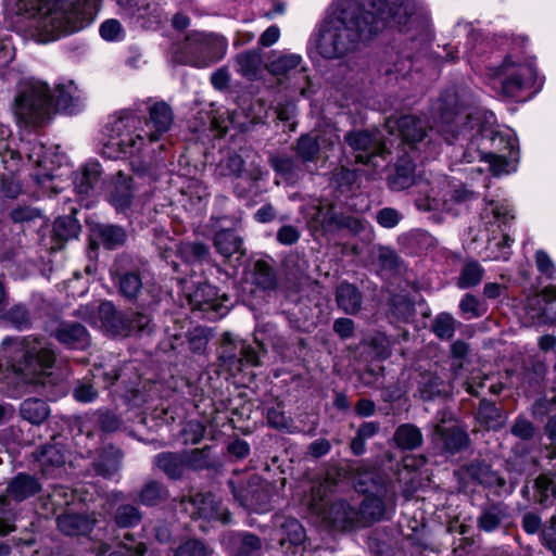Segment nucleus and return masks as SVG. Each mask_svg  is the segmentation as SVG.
<instances>
[{
  "instance_id": "obj_1",
  "label": "nucleus",
  "mask_w": 556,
  "mask_h": 556,
  "mask_svg": "<svg viewBox=\"0 0 556 556\" xmlns=\"http://www.w3.org/2000/svg\"><path fill=\"white\" fill-rule=\"evenodd\" d=\"M388 5L387 0H336L313 33L311 47L324 59L343 58L382 30L389 16L403 27L412 45L424 47L430 41L429 22L413 0H394Z\"/></svg>"
},
{
  "instance_id": "obj_47",
  "label": "nucleus",
  "mask_w": 556,
  "mask_h": 556,
  "mask_svg": "<svg viewBox=\"0 0 556 556\" xmlns=\"http://www.w3.org/2000/svg\"><path fill=\"white\" fill-rule=\"evenodd\" d=\"M99 239L108 249H113L124 243L126 239L125 231L117 226H101L98 230Z\"/></svg>"
},
{
  "instance_id": "obj_24",
  "label": "nucleus",
  "mask_w": 556,
  "mask_h": 556,
  "mask_svg": "<svg viewBox=\"0 0 556 556\" xmlns=\"http://www.w3.org/2000/svg\"><path fill=\"white\" fill-rule=\"evenodd\" d=\"M135 185L134 177H128L121 170L115 175L109 201L118 212H124L130 207L136 188Z\"/></svg>"
},
{
  "instance_id": "obj_9",
  "label": "nucleus",
  "mask_w": 556,
  "mask_h": 556,
  "mask_svg": "<svg viewBox=\"0 0 556 556\" xmlns=\"http://www.w3.org/2000/svg\"><path fill=\"white\" fill-rule=\"evenodd\" d=\"M475 199L472 191L463 185H452L446 178L432 177L429 191L424 197H417L415 205L421 212H446L457 215L463 207Z\"/></svg>"
},
{
  "instance_id": "obj_57",
  "label": "nucleus",
  "mask_w": 556,
  "mask_h": 556,
  "mask_svg": "<svg viewBox=\"0 0 556 556\" xmlns=\"http://www.w3.org/2000/svg\"><path fill=\"white\" fill-rule=\"evenodd\" d=\"M545 306L543 307L544 317L551 321H556V286L546 287L543 291Z\"/></svg>"
},
{
  "instance_id": "obj_38",
  "label": "nucleus",
  "mask_w": 556,
  "mask_h": 556,
  "mask_svg": "<svg viewBox=\"0 0 556 556\" xmlns=\"http://www.w3.org/2000/svg\"><path fill=\"white\" fill-rule=\"evenodd\" d=\"M384 504L378 496L367 495L357 508L361 527L380 520L384 515Z\"/></svg>"
},
{
  "instance_id": "obj_19",
  "label": "nucleus",
  "mask_w": 556,
  "mask_h": 556,
  "mask_svg": "<svg viewBox=\"0 0 556 556\" xmlns=\"http://www.w3.org/2000/svg\"><path fill=\"white\" fill-rule=\"evenodd\" d=\"M388 186L393 191H402L409 187H416L418 197L428 193L432 178L424 177L415 173V164L409 155H402L394 165L393 170L388 175Z\"/></svg>"
},
{
  "instance_id": "obj_22",
  "label": "nucleus",
  "mask_w": 556,
  "mask_h": 556,
  "mask_svg": "<svg viewBox=\"0 0 556 556\" xmlns=\"http://www.w3.org/2000/svg\"><path fill=\"white\" fill-rule=\"evenodd\" d=\"M237 219L230 220V226L226 218H216L215 228H219L214 237V247L216 251L224 257H230L235 253L241 252L242 239L237 233Z\"/></svg>"
},
{
  "instance_id": "obj_27",
  "label": "nucleus",
  "mask_w": 556,
  "mask_h": 556,
  "mask_svg": "<svg viewBox=\"0 0 556 556\" xmlns=\"http://www.w3.org/2000/svg\"><path fill=\"white\" fill-rule=\"evenodd\" d=\"M452 389L453 382L446 383L434 372H424L419 376L418 393L425 401L433 400L437 396H446Z\"/></svg>"
},
{
  "instance_id": "obj_52",
  "label": "nucleus",
  "mask_w": 556,
  "mask_h": 556,
  "mask_svg": "<svg viewBox=\"0 0 556 556\" xmlns=\"http://www.w3.org/2000/svg\"><path fill=\"white\" fill-rule=\"evenodd\" d=\"M176 556H211V551L202 541L192 539L176 548Z\"/></svg>"
},
{
  "instance_id": "obj_26",
  "label": "nucleus",
  "mask_w": 556,
  "mask_h": 556,
  "mask_svg": "<svg viewBox=\"0 0 556 556\" xmlns=\"http://www.w3.org/2000/svg\"><path fill=\"white\" fill-rule=\"evenodd\" d=\"M128 13L138 20H151L161 23L165 17L163 4L160 2L150 3L147 0H117Z\"/></svg>"
},
{
  "instance_id": "obj_49",
  "label": "nucleus",
  "mask_w": 556,
  "mask_h": 556,
  "mask_svg": "<svg viewBox=\"0 0 556 556\" xmlns=\"http://www.w3.org/2000/svg\"><path fill=\"white\" fill-rule=\"evenodd\" d=\"M267 422L270 427L293 432L291 419H289L280 405L269 407L266 414Z\"/></svg>"
},
{
  "instance_id": "obj_46",
  "label": "nucleus",
  "mask_w": 556,
  "mask_h": 556,
  "mask_svg": "<svg viewBox=\"0 0 556 556\" xmlns=\"http://www.w3.org/2000/svg\"><path fill=\"white\" fill-rule=\"evenodd\" d=\"M455 324L456 320L452 315L447 313H441L435 317L432 324V331L438 338L442 340H448L454 336Z\"/></svg>"
},
{
  "instance_id": "obj_43",
  "label": "nucleus",
  "mask_w": 556,
  "mask_h": 556,
  "mask_svg": "<svg viewBox=\"0 0 556 556\" xmlns=\"http://www.w3.org/2000/svg\"><path fill=\"white\" fill-rule=\"evenodd\" d=\"M320 143L318 139L311 135L301 136L295 147L298 156L304 162L314 161L318 155Z\"/></svg>"
},
{
  "instance_id": "obj_17",
  "label": "nucleus",
  "mask_w": 556,
  "mask_h": 556,
  "mask_svg": "<svg viewBox=\"0 0 556 556\" xmlns=\"http://www.w3.org/2000/svg\"><path fill=\"white\" fill-rule=\"evenodd\" d=\"M312 213L311 224L324 232H336L348 229L352 233H359L364 230L362 219L340 212L336 206H315Z\"/></svg>"
},
{
  "instance_id": "obj_3",
  "label": "nucleus",
  "mask_w": 556,
  "mask_h": 556,
  "mask_svg": "<svg viewBox=\"0 0 556 556\" xmlns=\"http://www.w3.org/2000/svg\"><path fill=\"white\" fill-rule=\"evenodd\" d=\"M457 37L465 35V56L471 68L484 76L486 84L505 99H520L536 87L538 73L534 58L523 50L520 42L503 36H483L469 23H457Z\"/></svg>"
},
{
  "instance_id": "obj_63",
  "label": "nucleus",
  "mask_w": 556,
  "mask_h": 556,
  "mask_svg": "<svg viewBox=\"0 0 556 556\" xmlns=\"http://www.w3.org/2000/svg\"><path fill=\"white\" fill-rule=\"evenodd\" d=\"M511 433L520 439L529 440L533 437V425L523 418H517L511 427Z\"/></svg>"
},
{
  "instance_id": "obj_14",
  "label": "nucleus",
  "mask_w": 556,
  "mask_h": 556,
  "mask_svg": "<svg viewBox=\"0 0 556 556\" xmlns=\"http://www.w3.org/2000/svg\"><path fill=\"white\" fill-rule=\"evenodd\" d=\"M349 147L356 153L358 163L371 165L377 168L380 166L378 157L384 159L389 153L388 142L382 140L380 131H352L345 136Z\"/></svg>"
},
{
  "instance_id": "obj_10",
  "label": "nucleus",
  "mask_w": 556,
  "mask_h": 556,
  "mask_svg": "<svg viewBox=\"0 0 556 556\" xmlns=\"http://www.w3.org/2000/svg\"><path fill=\"white\" fill-rule=\"evenodd\" d=\"M77 316L89 321L94 327L103 329L111 336H129L134 331L142 330L148 325V318L136 315L132 319L117 314L111 302H101L80 306Z\"/></svg>"
},
{
  "instance_id": "obj_45",
  "label": "nucleus",
  "mask_w": 556,
  "mask_h": 556,
  "mask_svg": "<svg viewBox=\"0 0 556 556\" xmlns=\"http://www.w3.org/2000/svg\"><path fill=\"white\" fill-rule=\"evenodd\" d=\"M483 273V268L477 262H469L463 267L457 286L462 289L477 286L481 281Z\"/></svg>"
},
{
  "instance_id": "obj_62",
  "label": "nucleus",
  "mask_w": 556,
  "mask_h": 556,
  "mask_svg": "<svg viewBox=\"0 0 556 556\" xmlns=\"http://www.w3.org/2000/svg\"><path fill=\"white\" fill-rule=\"evenodd\" d=\"M333 331L340 337L342 340L350 339L354 337L355 332V324L350 318H338L333 321Z\"/></svg>"
},
{
  "instance_id": "obj_36",
  "label": "nucleus",
  "mask_w": 556,
  "mask_h": 556,
  "mask_svg": "<svg viewBox=\"0 0 556 556\" xmlns=\"http://www.w3.org/2000/svg\"><path fill=\"white\" fill-rule=\"evenodd\" d=\"M80 225L73 216H62L55 219L53 224V240L55 247L53 249H61L63 243L74 239L78 236Z\"/></svg>"
},
{
  "instance_id": "obj_16",
  "label": "nucleus",
  "mask_w": 556,
  "mask_h": 556,
  "mask_svg": "<svg viewBox=\"0 0 556 556\" xmlns=\"http://www.w3.org/2000/svg\"><path fill=\"white\" fill-rule=\"evenodd\" d=\"M267 70L271 75L279 78H291L298 75L299 79L303 80L306 86L299 84L296 88L303 97L307 98L311 96V80L306 74L302 55L291 52L273 51L267 63Z\"/></svg>"
},
{
  "instance_id": "obj_58",
  "label": "nucleus",
  "mask_w": 556,
  "mask_h": 556,
  "mask_svg": "<svg viewBox=\"0 0 556 556\" xmlns=\"http://www.w3.org/2000/svg\"><path fill=\"white\" fill-rule=\"evenodd\" d=\"M417 60L410 59L409 55L406 58L400 59L393 63L392 66H387L384 68V73L387 75H396V77H405L412 68L417 66Z\"/></svg>"
},
{
  "instance_id": "obj_39",
  "label": "nucleus",
  "mask_w": 556,
  "mask_h": 556,
  "mask_svg": "<svg viewBox=\"0 0 556 556\" xmlns=\"http://www.w3.org/2000/svg\"><path fill=\"white\" fill-rule=\"evenodd\" d=\"M236 71L243 77L255 79L262 67V56L257 51H245L236 58Z\"/></svg>"
},
{
  "instance_id": "obj_34",
  "label": "nucleus",
  "mask_w": 556,
  "mask_h": 556,
  "mask_svg": "<svg viewBox=\"0 0 556 556\" xmlns=\"http://www.w3.org/2000/svg\"><path fill=\"white\" fill-rule=\"evenodd\" d=\"M362 293L352 283L342 282L336 291V301L338 306L346 314H355L362 305Z\"/></svg>"
},
{
  "instance_id": "obj_41",
  "label": "nucleus",
  "mask_w": 556,
  "mask_h": 556,
  "mask_svg": "<svg viewBox=\"0 0 556 556\" xmlns=\"http://www.w3.org/2000/svg\"><path fill=\"white\" fill-rule=\"evenodd\" d=\"M28 159L34 162L38 166V172L35 174V177L38 184H43V177L48 179H52L54 176L52 174V167L49 166L50 160L46 156V147L36 142L29 149Z\"/></svg>"
},
{
  "instance_id": "obj_25",
  "label": "nucleus",
  "mask_w": 556,
  "mask_h": 556,
  "mask_svg": "<svg viewBox=\"0 0 556 556\" xmlns=\"http://www.w3.org/2000/svg\"><path fill=\"white\" fill-rule=\"evenodd\" d=\"M275 538L281 546L290 543L299 545L304 542L306 535L302 525L291 517L277 516L275 518Z\"/></svg>"
},
{
  "instance_id": "obj_64",
  "label": "nucleus",
  "mask_w": 556,
  "mask_h": 556,
  "mask_svg": "<svg viewBox=\"0 0 556 556\" xmlns=\"http://www.w3.org/2000/svg\"><path fill=\"white\" fill-rule=\"evenodd\" d=\"M97 396L98 392L90 383H79L74 391L75 400L81 403L92 402Z\"/></svg>"
},
{
  "instance_id": "obj_15",
  "label": "nucleus",
  "mask_w": 556,
  "mask_h": 556,
  "mask_svg": "<svg viewBox=\"0 0 556 556\" xmlns=\"http://www.w3.org/2000/svg\"><path fill=\"white\" fill-rule=\"evenodd\" d=\"M453 413L448 409H441L433 420L432 440L446 453L455 454L468 444L467 433L456 425L445 426L453 421Z\"/></svg>"
},
{
  "instance_id": "obj_56",
  "label": "nucleus",
  "mask_w": 556,
  "mask_h": 556,
  "mask_svg": "<svg viewBox=\"0 0 556 556\" xmlns=\"http://www.w3.org/2000/svg\"><path fill=\"white\" fill-rule=\"evenodd\" d=\"M402 218V213L393 207H383L376 213L377 223L387 229L397 226Z\"/></svg>"
},
{
  "instance_id": "obj_35",
  "label": "nucleus",
  "mask_w": 556,
  "mask_h": 556,
  "mask_svg": "<svg viewBox=\"0 0 556 556\" xmlns=\"http://www.w3.org/2000/svg\"><path fill=\"white\" fill-rule=\"evenodd\" d=\"M393 441L401 450H416L421 446L424 437L420 429L413 424L399 426L393 434Z\"/></svg>"
},
{
  "instance_id": "obj_33",
  "label": "nucleus",
  "mask_w": 556,
  "mask_h": 556,
  "mask_svg": "<svg viewBox=\"0 0 556 556\" xmlns=\"http://www.w3.org/2000/svg\"><path fill=\"white\" fill-rule=\"evenodd\" d=\"M475 475L481 484L490 489H495L498 495L502 493L510 494L516 488V481L511 480L509 484H507L505 478L488 465H480Z\"/></svg>"
},
{
  "instance_id": "obj_23",
  "label": "nucleus",
  "mask_w": 556,
  "mask_h": 556,
  "mask_svg": "<svg viewBox=\"0 0 556 556\" xmlns=\"http://www.w3.org/2000/svg\"><path fill=\"white\" fill-rule=\"evenodd\" d=\"M102 167L97 161L86 162L75 174L74 186L78 195L89 197L102 188Z\"/></svg>"
},
{
  "instance_id": "obj_29",
  "label": "nucleus",
  "mask_w": 556,
  "mask_h": 556,
  "mask_svg": "<svg viewBox=\"0 0 556 556\" xmlns=\"http://www.w3.org/2000/svg\"><path fill=\"white\" fill-rule=\"evenodd\" d=\"M56 339L73 349H85L90 343L86 328L76 323H63L55 332Z\"/></svg>"
},
{
  "instance_id": "obj_13",
  "label": "nucleus",
  "mask_w": 556,
  "mask_h": 556,
  "mask_svg": "<svg viewBox=\"0 0 556 556\" xmlns=\"http://www.w3.org/2000/svg\"><path fill=\"white\" fill-rule=\"evenodd\" d=\"M190 308L198 312L202 318L214 321L229 312V301L226 294L219 295L217 289L206 282L199 283L192 291L185 292Z\"/></svg>"
},
{
  "instance_id": "obj_20",
  "label": "nucleus",
  "mask_w": 556,
  "mask_h": 556,
  "mask_svg": "<svg viewBox=\"0 0 556 556\" xmlns=\"http://www.w3.org/2000/svg\"><path fill=\"white\" fill-rule=\"evenodd\" d=\"M179 504L191 517L218 520L223 523L230 522L229 511L210 493L197 494L189 500L182 498Z\"/></svg>"
},
{
  "instance_id": "obj_50",
  "label": "nucleus",
  "mask_w": 556,
  "mask_h": 556,
  "mask_svg": "<svg viewBox=\"0 0 556 556\" xmlns=\"http://www.w3.org/2000/svg\"><path fill=\"white\" fill-rule=\"evenodd\" d=\"M141 520V514L131 505H122L115 514V521L119 527H132Z\"/></svg>"
},
{
  "instance_id": "obj_54",
  "label": "nucleus",
  "mask_w": 556,
  "mask_h": 556,
  "mask_svg": "<svg viewBox=\"0 0 556 556\" xmlns=\"http://www.w3.org/2000/svg\"><path fill=\"white\" fill-rule=\"evenodd\" d=\"M100 35L106 41H118L124 38L125 31L117 20L111 18L101 24Z\"/></svg>"
},
{
  "instance_id": "obj_28",
  "label": "nucleus",
  "mask_w": 556,
  "mask_h": 556,
  "mask_svg": "<svg viewBox=\"0 0 556 556\" xmlns=\"http://www.w3.org/2000/svg\"><path fill=\"white\" fill-rule=\"evenodd\" d=\"M52 99L53 109L58 108L68 114L77 112L80 108V92L73 81L58 85L52 92Z\"/></svg>"
},
{
  "instance_id": "obj_8",
  "label": "nucleus",
  "mask_w": 556,
  "mask_h": 556,
  "mask_svg": "<svg viewBox=\"0 0 556 556\" xmlns=\"http://www.w3.org/2000/svg\"><path fill=\"white\" fill-rule=\"evenodd\" d=\"M228 41L224 36L192 31L176 42V62L203 68L220 61L227 52Z\"/></svg>"
},
{
  "instance_id": "obj_11",
  "label": "nucleus",
  "mask_w": 556,
  "mask_h": 556,
  "mask_svg": "<svg viewBox=\"0 0 556 556\" xmlns=\"http://www.w3.org/2000/svg\"><path fill=\"white\" fill-rule=\"evenodd\" d=\"M41 490L42 484L29 473L21 472L10 480L5 493L0 495V535H5L15 530L13 508L10 502L21 503L35 496Z\"/></svg>"
},
{
  "instance_id": "obj_48",
  "label": "nucleus",
  "mask_w": 556,
  "mask_h": 556,
  "mask_svg": "<svg viewBox=\"0 0 556 556\" xmlns=\"http://www.w3.org/2000/svg\"><path fill=\"white\" fill-rule=\"evenodd\" d=\"M534 488L536 501L541 504H544L551 495L556 497V482L546 475H541L535 479Z\"/></svg>"
},
{
  "instance_id": "obj_4",
  "label": "nucleus",
  "mask_w": 556,
  "mask_h": 556,
  "mask_svg": "<svg viewBox=\"0 0 556 556\" xmlns=\"http://www.w3.org/2000/svg\"><path fill=\"white\" fill-rule=\"evenodd\" d=\"M100 0H16L17 12L27 20L38 42H50L90 25Z\"/></svg>"
},
{
  "instance_id": "obj_51",
  "label": "nucleus",
  "mask_w": 556,
  "mask_h": 556,
  "mask_svg": "<svg viewBox=\"0 0 556 556\" xmlns=\"http://www.w3.org/2000/svg\"><path fill=\"white\" fill-rule=\"evenodd\" d=\"M459 309L467 319L481 317L485 312L480 301L470 293L460 300Z\"/></svg>"
},
{
  "instance_id": "obj_59",
  "label": "nucleus",
  "mask_w": 556,
  "mask_h": 556,
  "mask_svg": "<svg viewBox=\"0 0 556 556\" xmlns=\"http://www.w3.org/2000/svg\"><path fill=\"white\" fill-rule=\"evenodd\" d=\"M8 319L17 329H24L29 325V313L25 306L16 305L9 311Z\"/></svg>"
},
{
  "instance_id": "obj_32",
  "label": "nucleus",
  "mask_w": 556,
  "mask_h": 556,
  "mask_svg": "<svg viewBox=\"0 0 556 556\" xmlns=\"http://www.w3.org/2000/svg\"><path fill=\"white\" fill-rule=\"evenodd\" d=\"M207 195L206 188L192 180L187 186V189H181L179 202L186 211L198 213L205 206Z\"/></svg>"
},
{
  "instance_id": "obj_18",
  "label": "nucleus",
  "mask_w": 556,
  "mask_h": 556,
  "mask_svg": "<svg viewBox=\"0 0 556 556\" xmlns=\"http://www.w3.org/2000/svg\"><path fill=\"white\" fill-rule=\"evenodd\" d=\"M491 211L495 223L498 224V228L502 225H506L510 219L514 218L511 214V207L508 202L503 201H491ZM501 237L493 236L488 240L485 247L486 257L493 261H508L511 255V239L503 229H500Z\"/></svg>"
},
{
  "instance_id": "obj_12",
  "label": "nucleus",
  "mask_w": 556,
  "mask_h": 556,
  "mask_svg": "<svg viewBox=\"0 0 556 556\" xmlns=\"http://www.w3.org/2000/svg\"><path fill=\"white\" fill-rule=\"evenodd\" d=\"M265 353L264 345L255 340L248 343L235 339L230 333L223 336L219 359L229 371H241L244 366H258Z\"/></svg>"
},
{
  "instance_id": "obj_53",
  "label": "nucleus",
  "mask_w": 556,
  "mask_h": 556,
  "mask_svg": "<svg viewBox=\"0 0 556 556\" xmlns=\"http://www.w3.org/2000/svg\"><path fill=\"white\" fill-rule=\"evenodd\" d=\"M166 495L165 490L155 482L147 483L141 493H140V502L148 506L156 505L161 502Z\"/></svg>"
},
{
  "instance_id": "obj_61",
  "label": "nucleus",
  "mask_w": 556,
  "mask_h": 556,
  "mask_svg": "<svg viewBox=\"0 0 556 556\" xmlns=\"http://www.w3.org/2000/svg\"><path fill=\"white\" fill-rule=\"evenodd\" d=\"M208 342L207 333L204 328L197 327L189 332V345L195 353H201L205 350Z\"/></svg>"
},
{
  "instance_id": "obj_6",
  "label": "nucleus",
  "mask_w": 556,
  "mask_h": 556,
  "mask_svg": "<svg viewBox=\"0 0 556 556\" xmlns=\"http://www.w3.org/2000/svg\"><path fill=\"white\" fill-rule=\"evenodd\" d=\"M11 112L21 129L35 130L45 126L53 112L52 91L48 84L36 78L21 80Z\"/></svg>"
},
{
  "instance_id": "obj_40",
  "label": "nucleus",
  "mask_w": 556,
  "mask_h": 556,
  "mask_svg": "<svg viewBox=\"0 0 556 556\" xmlns=\"http://www.w3.org/2000/svg\"><path fill=\"white\" fill-rule=\"evenodd\" d=\"M41 471L46 476H53L65 464V455L56 446H46L38 456Z\"/></svg>"
},
{
  "instance_id": "obj_37",
  "label": "nucleus",
  "mask_w": 556,
  "mask_h": 556,
  "mask_svg": "<svg viewBox=\"0 0 556 556\" xmlns=\"http://www.w3.org/2000/svg\"><path fill=\"white\" fill-rule=\"evenodd\" d=\"M21 417L31 425H41L50 415L48 404L40 399H27L21 403Z\"/></svg>"
},
{
  "instance_id": "obj_5",
  "label": "nucleus",
  "mask_w": 556,
  "mask_h": 556,
  "mask_svg": "<svg viewBox=\"0 0 556 556\" xmlns=\"http://www.w3.org/2000/svg\"><path fill=\"white\" fill-rule=\"evenodd\" d=\"M149 117L125 112L112 124V136L104 144L106 157L132 156L149 148L152 153L172 124V109L164 101H149Z\"/></svg>"
},
{
  "instance_id": "obj_44",
  "label": "nucleus",
  "mask_w": 556,
  "mask_h": 556,
  "mask_svg": "<svg viewBox=\"0 0 556 556\" xmlns=\"http://www.w3.org/2000/svg\"><path fill=\"white\" fill-rule=\"evenodd\" d=\"M254 280L263 289L275 288L276 274L274 268L265 261H256L254 263Z\"/></svg>"
},
{
  "instance_id": "obj_21",
  "label": "nucleus",
  "mask_w": 556,
  "mask_h": 556,
  "mask_svg": "<svg viewBox=\"0 0 556 556\" xmlns=\"http://www.w3.org/2000/svg\"><path fill=\"white\" fill-rule=\"evenodd\" d=\"M384 127L390 135H395L396 131V138L412 148L427 136L426 122L414 115H404L400 118L390 117Z\"/></svg>"
},
{
  "instance_id": "obj_60",
  "label": "nucleus",
  "mask_w": 556,
  "mask_h": 556,
  "mask_svg": "<svg viewBox=\"0 0 556 556\" xmlns=\"http://www.w3.org/2000/svg\"><path fill=\"white\" fill-rule=\"evenodd\" d=\"M371 346L378 358L384 359L391 355V340L382 333L371 338Z\"/></svg>"
},
{
  "instance_id": "obj_31",
  "label": "nucleus",
  "mask_w": 556,
  "mask_h": 556,
  "mask_svg": "<svg viewBox=\"0 0 556 556\" xmlns=\"http://www.w3.org/2000/svg\"><path fill=\"white\" fill-rule=\"evenodd\" d=\"M94 520L77 514H64L58 518V528L66 535H86L91 532Z\"/></svg>"
},
{
  "instance_id": "obj_55",
  "label": "nucleus",
  "mask_w": 556,
  "mask_h": 556,
  "mask_svg": "<svg viewBox=\"0 0 556 556\" xmlns=\"http://www.w3.org/2000/svg\"><path fill=\"white\" fill-rule=\"evenodd\" d=\"M141 287L142 282L140 277L134 273L125 274L119 280L121 292L129 299L137 296Z\"/></svg>"
},
{
  "instance_id": "obj_30",
  "label": "nucleus",
  "mask_w": 556,
  "mask_h": 556,
  "mask_svg": "<svg viewBox=\"0 0 556 556\" xmlns=\"http://www.w3.org/2000/svg\"><path fill=\"white\" fill-rule=\"evenodd\" d=\"M508 519V510L503 503H492L481 508L477 525L484 532H493Z\"/></svg>"
},
{
  "instance_id": "obj_42",
  "label": "nucleus",
  "mask_w": 556,
  "mask_h": 556,
  "mask_svg": "<svg viewBox=\"0 0 556 556\" xmlns=\"http://www.w3.org/2000/svg\"><path fill=\"white\" fill-rule=\"evenodd\" d=\"M236 543L238 544V556H258L261 553L262 542L252 533L236 534Z\"/></svg>"
},
{
  "instance_id": "obj_7",
  "label": "nucleus",
  "mask_w": 556,
  "mask_h": 556,
  "mask_svg": "<svg viewBox=\"0 0 556 556\" xmlns=\"http://www.w3.org/2000/svg\"><path fill=\"white\" fill-rule=\"evenodd\" d=\"M336 480L326 476L314 482L311 489L308 506L327 526L338 530L361 527L357 507L344 501H337L329 506L328 496L333 492Z\"/></svg>"
},
{
  "instance_id": "obj_2",
  "label": "nucleus",
  "mask_w": 556,
  "mask_h": 556,
  "mask_svg": "<svg viewBox=\"0 0 556 556\" xmlns=\"http://www.w3.org/2000/svg\"><path fill=\"white\" fill-rule=\"evenodd\" d=\"M437 110V131L453 147L451 155L456 162H486L494 175L509 173L508 167L518 154L513 129L496 125L492 112L469 108L455 90L441 94Z\"/></svg>"
}]
</instances>
